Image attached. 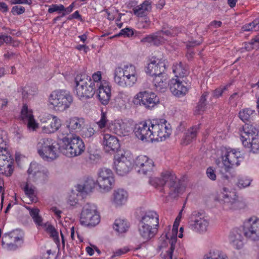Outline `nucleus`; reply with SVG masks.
Here are the masks:
<instances>
[{
    "mask_svg": "<svg viewBox=\"0 0 259 259\" xmlns=\"http://www.w3.org/2000/svg\"><path fill=\"white\" fill-rule=\"evenodd\" d=\"M135 136L143 141H162L168 137L171 130L170 124L164 119L140 122L135 124Z\"/></svg>",
    "mask_w": 259,
    "mask_h": 259,
    "instance_id": "f257e3e1",
    "label": "nucleus"
},
{
    "mask_svg": "<svg viewBox=\"0 0 259 259\" xmlns=\"http://www.w3.org/2000/svg\"><path fill=\"white\" fill-rule=\"evenodd\" d=\"M114 75L115 82L122 88L133 87L136 83L138 76L136 68L132 64L116 68Z\"/></svg>",
    "mask_w": 259,
    "mask_h": 259,
    "instance_id": "f03ea898",
    "label": "nucleus"
},
{
    "mask_svg": "<svg viewBox=\"0 0 259 259\" xmlns=\"http://www.w3.org/2000/svg\"><path fill=\"white\" fill-rule=\"evenodd\" d=\"M150 183L155 187L166 185L169 189L168 195L172 198H176L185 190L181 181L175 175L168 173L162 174L161 178L150 180Z\"/></svg>",
    "mask_w": 259,
    "mask_h": 259,
    "instance_id": "7ed1b4c3",
    "label": "nucleus"
},
{
    "mask_svg": "<svg viewBox=\"0 0 259 259\" xmlns=\"http://www.w3.org/2000/svg\"><path fill=\"white\" fill-rule=\"evenodd\" d=\"M91 77L85 73L77 74L74 78V93L80 99H87L93 97L97 88L91 82Z\"/></svg>",
    "mask_w": 259,
    "mask_h": 259,
    "instance_id": "20e7f679",
    "label": "nucleus"
},
{
    "mask_svg": "<svg viewBox=\"0 0 259 259\" xmlns=\"http://www.w3.org/2000/svg\"><path fill=\"white\" fill-rule=\"evenodd\" d=\"M62 142L61 152L68 157H75L80 155L84 150L85 146L81 139L77 136H74L67 139L66 137H58Z\"/></svg>",
    "mask_w": 259,
    "mask_h": 259,
    "instance_id": "39448f33",
    "label": "nucleus"
},
{
    "mask_svg": "<svg viewBox=\"0 0 259 259\" xmlns=\"http://www.w3.org/2000/svg\"><path fill=\"white\" fill-rule=\"evenodd\" d=\"M37 152L44 160H54L58 156V144L51 138H42L37 144Z\"/></svg>",
    "mask_w": 259,
    "mask_h": 259,
    "instance_id": "423d86ee",
    "label": "nucleus"
},
{
    "mask_svg": "<svg viewBox=\"0 0 259 259\" xmlns=\"http://www.w3.org/2000/svg\"><path fill=\"white\" fill-rule=\"evenodd\" d=\"M72 101V96L66 90L53 91L49 98L50 105L54 110L59 111H63L69 108Z\"/></svg>",
    "mask_w": 259,
    "mask_h": 259,
    "instance_id": "0eeeda50",
    "label": "nucleus"
},
{
    "mask_svg": "<svg viewBox=\"0 0 259 259\" xmlns=\"http://www.w3.org/2000/svg\"><path fill=\"white\" fill-rule=\"evenodd\" d=\"M84 125V120L82 118L73 117L65 122V125H62L59 131L58 137H66V140L72 136H76V133L81 131Z\"/></svg>",
    "mask_w": 259,
    "mask_h": 259,
    "instance_id": "6e6552de",
    "label": "nucleus"
},
{
    "mask_svg": "<svg viewBox=\"0 0 259 259\" xmlns=\"http://www.w3.org/2000/svg\"><path fill=\"white\" fill-rule=\"evenodd\" d=\"M5 132L0 131V174H5L6 176H10L13 172V161L11 156L6 148L5 138L3 134Z\"/></svg>",
    "mask_w": 259,
    "mask_h": 259,
    "instance_id": "1a4fd4ad",
    "label": "nucleus"
},
{
    "mask_svg": "<svg viewBox=\"0 0 259 259\" xmlns=\"http://www.w3.org/2000/svg\"><path fill=\"white\" fill-rule=\"evenodd\" d=\"M219 198L225 210H235L239 208L240 202L236 192L227 187H223L219 194Z\"/></svg>",
    "mask_w": 259,
    "mask_h": 259,
    "instance_id": "9d476101",
    "label": "nucleus"
},
{
    "mask_svg": "<svg viewBox=\"0 0 259 259\" xmlns=\"http://www.w3.org/2000/svg\"><path fill=\"white\" fill-rule=\"evenodd\" d=\"M100 221V217L97 211V207L93 204H85L80 214L81 224L87 226H95Z\"/></svg>",
    "mask_w": 259,
    "mask_h": 259,
    "instance_id": "9b49d317",
    "label": "nucleus"
},
{
    "mask_svg": "<svg viewBox=\"0 0 259 259\" xmlns=\"http://www.w3.org/2000/svg\"><path fill=\"white\" fill-rule=\"evenodd\" d=\"M159 102V98L150 91H142L137 94L134 98V103L143 106L148 110H151Z\"/></svg>",
    "mask_w": 259,
    "mask_h": 259,
    "instance_id": "f8f14e48",
    "label": "nucleus"
},
{
    "mask_svg": "<svg viewBox=\"0 0 259 259\" xmlns=\"http://www.w3.org/2000/svg\"><path fill=\"white\" fill-rule=\"evenodd\" d=\"M23 233L20 230H13L5 234L2 242L6 244L8 249L15 250L21 247L23 243Z\"/></svg>",
    "mask_w": 259,
    "mask_h": 259,
    "instance_id": "ddd939ff",
    "label": "nucleus"
},
{
    "mask_svg": "<svg viewBox=\"0 0 259 259\" xmlns=\"http://www.w3.org/2000/svg\"><path fill=\"white\" fill-rule=\"evenodd\" d=\"M97 182L101 189L105 191L110 190L114 184V179L112 170L105 167L101 168L98 172Z\"/></svg>",
    "mask_w": 259,
    "mask_h": 259,
    "instance_id": "4468645a",
    "label": "nucleus"
},
{
    "mask_svg": "<svg viewBox=\"0 0 259 259\" xmlns=\"http://www.w3.org/2000/svg\"><path fill=\"white\" fill-rule=\"evenodd\" d=\"M209 221L203 214L194 212L190 218L189 228L196 232L203 233L207 231Z\"/></svg>",
    "mask_w": 259,
    "mask_h": 259,
    "instance_id": "2eb2a0df",
    "label": "nucleus"
},
{
    "mask_svg": "<svg viewBox=\"0 0 259 259\" xmlns=\"http://www.w3.org/2000/svg\"><path fill=\"white\" fill-rule=\"evenodd\" d=\"M244 235L252 240H259V219L256 217H251L243 224Z\"/></svg>",
    "mask_w": 259,
    "mask_h": 259,
    "instance_id": "dca6fc26",
    "label": "nucleus"
},
{
    "mask_svg": "<svg viewBox=\"0 0 259 259\" xmlns=\"http://www.w3.org/2000/svg\"><path fill=\"white\" fill-rule=\"evenodd\" d=\"M240 155V152L235 149L225 151L222 155V159L226 172L229 171L233 166L239 164L238 158Z\"/></svg>",
    "mask_w": 259,
    "mask_h": 259,
    "instance_id": "f3484780",
    "label": "nucleus"
},
{
    "mask_svg": "<svg viewBox=\"0 0 259 259\" xmlns=\"http://www.w3.org/2000/svg\"><path fill=\"white\" fill-rule=\"evenodd\" d=\"M21 118L23 122L27 125L29 130L35 131L38 127V124L34 118L31 110L28 109L26 104L23 105L21 112Z\"/></svg>",
    "mask_w": 259,
    "mask_h": 259,
    "instance_id": "a211bd4d",
    "label": "nucleus"
},
{
    "mask_svg": "<svg viewBox=\"0 0 259 259\" xmlns=\"http://www.w3.org/2000/svg\"><path fill=\"white\" fill-rule=\"evenodd\" d=\"M42 130L47 134L53 133L61 128V121L57 117L50 115L42 121Z\"/></svg>",
    "mask_w": 259,
    "mask_h": 259,
    "instance_id": "6ab92c4d",
    "label": "nucleus"
},
{
    "mask_svg": "<svg viewBox=\"0 0 259 259\" xmlns=\"http://www.w3.org/2000/svg\"><path fill=\"white\" fill-rule=\"evenodd\" d=\"M137 167H139L138 172L147 175L151 172L154 166L153 160L145 155L138 156L135 161Z\"/></svg>",
    "mask_w": 259,
    "mask_h": 259,
    "instance_id": "aec40b11",
    "label": "nucleus"
},
{
    "mask_svg": "<svg viewBox=\"0 0 259 259\" xmlns=\"http://www.w3.org/2000/svg\"><path fill=\"white\" fill-rule=\"evenodd\" d=\"M141 225H149V227L158 229L159 227V216L156 211L148 210L141 217L139 223Z\"/></svg>",
    "mask_w": 259,
    "mask_h": 259,
    "instance_id": "412c9836",
    "label": "nucleus"
},
{
    "mask_svg": "<svg viewBox=\"0 0 259 259\" xmlns=\"http://www.w3.org/2000/svg\"><path fill=\"white\" fill-rule=\"evenodd\" d=\"M131 161L122 154L120 157H117L114 162L115 168L117 174L120 176L126 175L131 167Z\"/></svg>",
    "mask_w": 259,
    "mask_h": 259,
    "instance_id": "4be33fe9",
    "label": "nucleus"
},
{
    "mask_svg": "<svg viewBox=\"0 0 259 259\" xmlns=\"http://www.w3.org/2000/svg\"><path fill=\"white\" fill-rule=\"evenodd\" d=\"M99 100L104 105H107L111 98V86L107 81H103L101 87H98L96 91Z\"/></svg>",
    "mask_w": 259,
    "mask_h": 259,
    "instance_id": "5701e85b",
    "label": "nucleus"
},
{
    "mask_svg": "<svg viewBox=\"0 0 259 259\" xmlns=\"http://www.w3.org/2000/svg\"><path fill=\"white\" fill-rule=\"evenodd\" d=\"M165 66L164 62L158 59L153 60L148 64L146 72L152 76L159 75L164 73Z\"/></svg>",
    "mask_w": 259,
    "mask_h": 259,
    "instance_id": "b1692460",
    "label": "nucleus"
},
{
    "mask_svg": "<svg viewBox=\"0 0 259 259\" xmlns=\"http://www.w3.org/2000/svg\"><path fill=\"white\" fill-rule=\"evenodd\" d=\"M183 80L179 78H172L169 83L171 92L176 96H183L187 93V88L183 84Z\"/></svg>",
    "mask_w": 259,
    "mask_h": 259,
    "instance_id": "393cba45",
    "label": "nucleus"
},
{
    "mask_svg": "<svg viewBox=\"0 0 259 259\" xmlns=\"http://www.w3.org/2000/svg\"><path fill=\"white\" fill-rule=\"evenodd\" d=\"M230 243L236 249H239L243 246V236L241 230L236 228L233 229L229 237Z\"/></svg>",
    "mask_w": 259,
    "mask_h": 259,
    "instance_id": "a878e982",
    "label": "nucleus"
},
{
    "mask_svg": "<svg viewBox=\"0 0 259 259\" xmlns=\"http://www.w3.org/2000/svg\"><path fill=\"white\" fill-rule=\"evenodd\" d=\"M103 145L108 152L117 151L120 147L118 139L114 136L106 134L104 135Z\"/></svg>",
    "mask_w": 259,
    "mask_h": 259,
    "instance_id": "bb28decb",
    "label": "nucleus"
},
{
    "mask_svg": "<svg viewBox=\"0 0 259 259\" xmlns=\"http://www.w3.org/2000/svg\"><path fill=\"white\" fill-rule=\"evenodd\" d=\"M128 198L127 192L123 189L115 190L112 194V203L116 207L124 205Z\"/></svg>",
    "mask_w": 259,
    "mask_h": 259,
    "instance_id": "cd10ccee",
    "label": "nucleus"
},
{
    "mask_svg": "<svg viewBox=\"0 0 259 259\" xmlns=\"http://www.w3.org/2000/svg\"><path fill=\"white\" fill-rule=\"evenodd\" d=\"M138 231L141 237L145 241H148L153 238L157 234L158 229L139 224Z\"/></svg>",
    "mask_w": 259,
    "mask_h": 259,
    "instance_id": "c85d7f7f",
    "label": "nucleus"
},
{
    "mask_svg": "<svg viewBox=\"0 0 259 259\" xmlns=\"http://www.w3.org/2000/svg\"><path fill=\"white\" fill-rule=\"evenodd\" d=\"M241 140L244 147L250 148V151L253 153H259V136L252 137L248 140L245 136H241Z\"/></svg>",
    "mask_w": 259,
    "mask_h": 259,
    "instance_id": "c756f323",
    "label": "nucleus"
},
{
    "mask_svg": "<svg viewBox=\"0 0 259 259\" xmlns=\"http://www.w3.org/2000/svg\"><path fill=\"white\" fill-rule=\"evenodd\" d=\"M153 82L156 89L161 92H164L168 86V76L164 73L153 76Z\"/></svg>",
    "mask_w": 259,
    "mask_h": 259,
    "instance_id": "7c9ffc66",
    "label": "nucleus"
},
{
    "mask_svg": "<svg viewBox=\"0 0 259 259\" xmlns=\"http://www.w3.org/2000/svg\"><path fill=\"white\" fill-rule=\"evenodd\" d=\"M150 10V2L148 1H145L142 4L134 8L133 11L135 15L142 18L146 16Z\"/></svg>",
    "mask_w": 259,
    "mask_h": 259,
    "instance_id": "2f4dec72",
    "label": "nucleus"
},
{
    "mask_svg": "<svg viewBox=\"0 0 259 259\" xmlns=\"http://www.w3.org/2000/svg\"><path fill=\"white\" fill-rule=\"evenodd\" d=\"M130 224L126 220L117 219L113 224V229L118 233H123L127 231Z\"/></svg>",
    "mask_w": 259,
    "mask_h": 259,
    "instance_id": "473e14b6",
    "label": "nucleus"
},
{
    "mask_svg": "<svg viewBox=\"0 0 259 259\" xmlns=\"http://www.w3.org/2000/svg\"><path fill=\"white\" fill-rule=\"evenodd\" d=\"M172 71L177 78H183L188 73L187 67L182 62L176 63L173 65Z\"/></svg>",
    "mask_w": 259,
    "mask_h": 259,
    "instance_id": "72a5a7b5",
    "label": "nucleus"
},
{
    "mask_svg": "<svg viewBox=\"0 0 259 259\" xmlns=\"http://www.w3.org/2000/svg\"><path fill=\"white\" fill-rule=\"evenodd\" d=\"M243 131L241 134V136H247L248 140L252 137H254L258 136L259 130L253 124L245 123L243 126Z\"/></svg>",
    "mask_w": 259,
    "mask_h": 259,
    "instance_id": "f704fd0d",
    "label": "nucleus"
},
{
    "mask_svg": "<svg viewBox=\"0 0 259 259\" xmlns=\"http://www.w3.org/2000/svg\"><path fill=\"white\" fill-rule=\"evenodd\" d=\"M200 125V124L196 125L187 131L184 139L185 144H190L193 140L196 138Z\"/></svg>",
    "mask_w": 259,
    "mask_h": 259,
    "instance_id": "c9c22d12",
    "label": "nucleus"
},
{
    "mask_svg": "<svg viewBox=\"0 0 259 259\" xmlns=\"http://www.w3.org/2000/svg\"><path fill=\"white\" fill-rule=\"evenodd\" d=\"M96 185V183L93 179L88 178L84 182L83 185H79L78 188L79 191L89 193L92 191Z\"/></svg>",
    "mask_w": 259,
    "mask_h": 259,
    "instance_id": "e433bc0d",
    "label": "nucleus"
},
{
    "mask_svg": "<svg viewBox=\"0 0 259 259\" xmlns=\"http://www.w3.org/2000/svg\"><path fill=\"white\" fill-rule=\"evenodd\" d=\"M208 94V92H204L201 95L195 108V112L196 114H200L205 111L206 106V99Z\"/></svg>",
    "mask_w": 259,
    "mask_h": 259,
    "instance_id": "4c0bfd02",
    "label": "nucleus"
},
{
    "mask_svg": "<svg viewBox=\"0 0 259 259\" xmlns=\"http://www.w3.org/2000/svg\"><path fill=\"white\" fill-rule=\"evenodd\" d=\"M141 42L153 44L155 46H158L161 44V40L160 39V36L154 34H150L143 37L141 40Z\"/></svg>",
    "mask_w": 259,
    "mask_h": 259,
    "instance_id": "58836bf2",
    "label": "nucleus"
},
{
    "mask_svg": "<svg viewBox=\"0 0 259 259\" xmlns=\"http://www.w3.org/2000/svg\"><path fill=\"white\" fill-rule=\"evenodd\" d=\"M204 259H227V257L219 250H211L205 255Z\"/></svg>",
    "mask_w": 259,
    "mask_h": 259,
    "instance_id": "ea45409f",
    "label": "nucleus"
},
{
    "mask_svg": "<svg viewBox=\"0 0 259 259\" xmlns=\"http://www.w3.org/2000/svg\"><path fill=\"white\" fill-rule=\"evenodd\" d=\"M254 112V110L249 108L244 109L239 113V117L242 121L246 123V122L249 121L252 118Z\"/></svg>",
    "mask_w": 259,
    "mask_h": 259,
    "instance_id": "a19ab883",
    "label": "nucleus"
},
{
    "mask_svg": "<svg viewBox=\"0 0 259 259\" xmlns=\"http://www.w3.org/2000/svg\"><path fill=\"white\" fill-rule=\"evenodd\" d=\"M252 180L245 176L239 177L236 182V185L240 189L245 188L248 187Z\"/></svg>",
    "mask_w": 259,
    "mask_h": 259,
    "instance_id": "79ce46f5",
    "label": "nucleus"
},
{
    "mask_svg": "<svg viewBox=\"0 0 259 259\" xmlns=\"http://www.w3.org/2000/svg\"><path fill=\"white\" fill-rule=\"evenodd\" d=\"M39 210L37 208L31 209L29 211L30 216L32 218L33 221L38 226H42V219L39 214Z\"/></svg>",
    "mask_w": 259,
    "mask_h": 259,
    "instance_id": "37998d69",
    "label": "nucleus"
},
{
    "mask_svg": "<svg viewBox=\"0 0 259 259\" xmlns=\"http://www.w3.org/2000/svg\"><path fill=\"white\" fill-rule=\"evenodd\" d=\"M102 74L101 71H97L92 75V79L91 78V82L94 83V87L97 88L98 87H101L103 84V81L105 80H101Z\"/></svg>",
    "mask_w": 259,
    "mask_h": 259,
    "instance_id": "c03bdc74",
    "label": "nucleus"
},
{
    "mask_svg": "<svg viewBox=\"0 0 259 259\" xmlns=\"http://www.w3.org/2000/svg\"><path fill=\"white\" fill-rule=\"evenodd\" d=\"M24 191L25 194L33 201L35 199V196L34 195V187L31 185L30 186L28 183H26L24 187Z\"/></svg>",
    "mask_w": 259,
    "mask_h": 259,
    "instance_id": "a18cd8bd",
    "label": "nucleus"
},
{
    "mask_svg": "<svg viewBox=\"0 0 259 259\" xmlns=\"http://www.w3.org/2000/svg\"><path fill=\"white\" fill-rule=\"evenodd\" d=\"M46 231L53 238L55 242H59L58 233L52 225H49L46 228Z\"/></svg>",
    "mask_w": 259,
    "mask_h": 259,
    "instance_id": "49530a36",
    "label": "nucleus"
},
{
    "mask_svg": "<svg viewBox=\"0 0 259 259\" xmlns=\"http://www.w3.org/2000/svg\"><path fill=\"white\" fill-rule=\"evenodd\" d=\"M231 85V83H228L226 85H221L219 88L216 89L213 92V97L215 98H219L222 95L223 93L227 90Z\"/></svg>",
    "mask_w": 259,
    "mask_h": 259,
    "instance_id": "de8ad7c7",
    "label": "nucleus"
},
{
    "mask_svg": "<svg viewBox=\"0 0 259 259\" xmlns=\"http://www.w3.org/2000/svg\"><path fill=\"white\" fill-rule=\"evenodd\" d=\"M96 131L93 127L89 126V127L84 129L81 133V136L83 138H90L94 136Z\"/></svg>",
    "mask_w": 259,
    "mask_h": 259,
    "instance_id": "09e8293b",
    "label": "nucleus"
},
{
    "mask_svg": "<svg viewBox=\"0 0 259 259\" xmlns=\"http://www.w3.org/2000/svg\"><path fill=\"white\" fill-rule=\"evenodd\" d=\"M29 175L36 176L37 174H40L39 170V165L36 163H31L29 169H28Z\"/></svg>",
    "mask_w": 259,
    "mask_h": 259,
    "instance_id": "8fccbe9b",
    "label": "nucleus"
},
{
    "mask_svg": "<svg viewBox=\"0 0 259 259\" xmlns=\"http://www.w3.org/2000/svg\"><path fill=\"white\" fill-rule=\"evenodd\" d=\"M139 21V26L140 27L144 29L148 28L151 24V21L148 17H143Z\"/></svg>",
    "mask_w": 259,
    "mask_h": 259,
    "instance_id": "3c124183",
    "label": "nucleus"
},
{
    "mask_svg": "<svg viewBox=\"0 0 259 259\" xmlns=\"http://www.w3.org/2000/svg\"><path fill=\"white\" fill-rule=\"evenodd\" d=\"M64 10V6L63 5H56L53 4L48 9V12L49 13H53L55 12H58L59 13L62 12V10Z\"/></svg>",
    "mask_w": 259,
    "mask_h": 259,
    "instance_id": "603ef678",
    "label": "nucleus"
},
{
    "mask_svg": "<svg viewBox=\"0 0 259 259\" xmlns=\"http://www.w3.org/2000/svg\"><path fill=\"white\" fill-rule=\"evenodd\" d=\"M134 34V30L132 28H125L120 30V32L118 34V36L124 35V36L130 37Z\"/></svg>",
    "mask_w": 259,
    "mask_h": 259,
    "instance_id": "864d4df0",
    "label": "nucleus"
},
{
    "mask_svg": "<svg viewBox=\"0 0 259 259\" xmlns=\"http://www.w3.org/2000/svg\"><path fill=\"white\" fill-rule=\"evenodd\" d=\"M108 120L105 113H102L100 120L97 122V124L100 129L105 128L106 126Z\"/></svg>",
    "mask_w": 259,
    "mask_h": 259,
    "instance_id": "5fc2aeb1",
    "label": "nucleus"
},
{
    "mask_svg": "<svg viewBox=\"0 0 259 259\" xmlns=\"http://www.w3.org/2000/svg\"><path fill=\"white\" fill-rule=\"evenodd\" d=\"M25 8L22 6H14L11 10V12L13 15H20L24 13Z\"/></svg>",
    "mask_w": 259,
    "mask_h": 259,
    "instance_id": "6e6d98bb",
    "label": "nucleus"
},
{
    "mask_svg": "<svg viewBox=\"0 0 259 259\" xmlns=\"http://www.w3.org/2000/svg\"><path fill=\"white\" fill-rule=\"evenodd\" d=\"M207 176L211 180H215L216 179V175L214 170L212 167H209L206 170Z\"/></svg>",
    "mask_w": 259,
    "mask_h": 259,
    "instance_id": "4d7b16f0",
    "label": "nucleus"
},
{
    "mask_svg": "<svg viewBox=\"0 0 259 259\" xmlns=\"http://www.w3.org/2000/svg\"><path fill=\"white\" fill-rule=\"evenodd\" d=\"M171 30H162L161 31L158 32L157 34L158 35V36H160V39L161 40V35L162 34L165 35L166 36L173 35L174 33Z\"/></svg>",
    "mask_w": 259,
    "mask_h": 259,
    "instance_id": "13d9d810",
    "label": "nucleus"
},
{
    "mask_svg": "<svg viewBox=\"0 0 259 259\" xmlns=\"http://www.w3.org/2000/svg\"><path fill=\"white\" fill-rule=\"evenodd\" d=\"M242 29L244 31H255V25L253 24V21L252 22L247 24L242 27Z\"/></svg>",
    "mask_w": 259,
    "mask_h": 259,
    "instance_id": "bf43d9fd",
    "label": "nucleus"
},
{
    "mask_svg": "<svg viewBox=\"0 0 259 259\" xmlns=\"http://www.w3.org/2000/svg\"><path fill=\"white\" fill-rule=\"evenodd\" d=\"M74 7V3H72L69 7L67 8H65L64 7V10H62V16H64L67 14L70 13L72 11Z\"/></svg>",
    "mask_w": 259,
    "mask_h": 259,
    "instance_id": "052dcab7",
    "label": "nucleus"
},
{
    "mask_svg": "<svg viewBox=\"0 0 259 259\" xmlns=\"http://www.w3.org/2000/svg\"><path fill=\"white\" fill-rule=\"evenodd\" d=\"M240 98V96L238 93H235L232 94L229 98V102L230 104H236V101L238 100Z\"/></svg>",
    "mask_w": 259,
    "mask_h": 259,
    "instance_id": "680f3d73",
    "label": "nucleus"
},
{
    "mask_svg": "<svg viewBox=\"0 0 259 259\" xmlns=\"http://www.w3.org/2000/svg\"><path fill=\"white\" fill-rule=\"evenodd\" d=\"M32 3L31 0H12V4H28L31 5Z\"/></svg>",
    "mask_w": 259,
    "mask_h": 259,
    "instance_id": "e2e57ef3",
    "label": "nucleus"
},
{
    "mask_svg": "<svg viewBox=\"0 0 259 259\" xmlns=\"http://www.w3.org/2000/svg\"><path fill=\"white\" fill-rule=\"evenodd\" d=\"M177 237L176 235H172L171 237L170 243V249L172 250H174L175 248V244L177 242Z\"/></svg>",
    "mask_w": 259,
    "mask_h": 259,
    "instance_id": "0e129e2a",
    "label": "nucleus"
},
{
    "mask_svg": "<svg viewBox=\"0 0 259 259\" xmlns=\"http://www.w3.org/2000/svg\"><path fill=\"white\" fill-rule=\"evenodd\" d=\"M22 95L24 98L28 99L30 98V96H32L33 94L30 93V89L29 88L27 89V88H25L23 90Z\"/></svg>",
    "mask_w": 259,
    "mask_h": 259,
    "instance_id": "69168bd1",
    "label": "nucleus"
},
{
    "mask_svg": "<svg viewBox=\"0 0 259 259\" xmlns=\"http://www.w3.org/2000/svg\"><path fill=\"white\" fill-rule=\"evenodd\" d=\"M179 226V222L178 221V219H176L173 225V228L172 230L173 234L172 235H177Z\"/></svg>",
    "mask_w": 259,
    "mask_h": 259,
    "instance_id": "338daca9",
    "label": "nucleus"
},
{
    "mask_svg": "<svg viewBox=\"0 0 259 259\" xmlns=\"http://www.w3.org/2000/svg\"><path fill=\"white\" fill-rule=\"evenodd\" d=\"M127 251V250L120 249L117 250L116 252H114V254L111 256V258H113L115 256H118L121 254H124Z\"/></svg>",
    "mask_w": 259,
    "mask_h": 259,
    "instance_id": "774afa93",
    "label": "nucleus"
}]
</instances>
